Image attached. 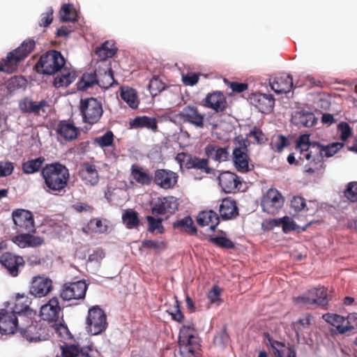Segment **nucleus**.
<instances>
[{
    "instance_id": "f257e3e1",
    "label": "nucleus",
    "mask_w": 357,
    "mask_h": 357,
    "mask_svg": "<svg viewBox=\"0 0 357 357\" xmlns=\"http://www.w3.org/2000/svg\"><path fill=\"white\" fill-rule=\"evenodd\" d=\"M41 176L44 180V189L46 192L59 195L65 192L70 173L64 165L56 162L46 165L41 170Z\"/></svg>"
},
{
    "instance_id": "f03ea898",
    "label": "nucleus",
    "mask_w": 357,
    "mask_h": 357,
    "mask_svg": "<svg viewBox=\"0 0 357 357\" xmlns=\"http://www.w3.org/2000/svg\"><path fill=\"white\" fill-rule=\"evenodd\" d=\"M195 324L183 325L179 331L178 344L181 357H195L201 344Z\"/></svg>"
},
{
    "instance_id": "7ed1b4c3",
    "label": "nucleus",
    "mask_w": 357,
    "mask_h": 357,
    "mask_svg": "<svg viewBox=\"0 0 357 357\" xmlns=\"http://www.w3.org/2000/svg\"><path fill=\"white\" fill-rule=\"evenodd\" d=\"M318 142H310L307 135H301L296 142V151L299 153L298 161L306 160L304 165L305 173L312 175L315 174L314 161L317 155Z\"/></svg>"
},
{
    "instance_id": "20e7f679",
    "label": "nucleus",
    "mask_w": 357,
    "mask_h": 357,
    "mask_svg": "<svg viewBox=\"0 0 357 357\" xmlns=\"http://www.w3.org/2000/svg\"><path fill=\"white\" fill-rule=\"evenodd\" d=\"M177 116L184 123L192 125L196 128L202 129L208 128V126H211L212 130L218 128V123L213 119V114H208L206 119L205 115L199 112L197 107L194 105L184 107Z\"/></svg>"
},
{
    "instance_id": "39448f33",
    "label": "nucleus",
    "mask_w": 357,
    "mask_h": 357,
    "mask_svg": "<svg viewBox=\"0 0 357 357\" xmlns=\"http://www.w3.org/2000/svg\"><path fill=\"white\" fill-rule=\"evenodd\" d=\"M65 63L66 60L60 52L49 50L40 56L35 68L38 73L52 75L60 72Z\"/></svg>"
},
{
    "instance_id": "423d86ee",
    "label": "nucleus",
    "mask_w": 357,
    "mask_h": 357,
    "mask_svg": "<svg viewBox=\"0 0 357 357\" xmlns=\"http://www.w3.org/2000/svg\"><path fill=\"white\" fill-rule=\"evenodd\" d=\"M29 317L28 321H22V324L18 330L23 337L29 342H38L49 339L50 337L49 328L46 324L41 321H31V324L25 326V323H29Z\"/></svg>"
},
{
    "instance_id": "0eeeda50",
    "label": "nucleus",
    "mask_w": 357,
    "mask_h": 357,
    "mask_svg": "<svg viewBox=\"0 0 357 357\" xmlns=\"http://www.w3.org/2000/svg\"><path fill=\"white\" fill-rule=\"evenodd\" d=\"M79 111L83 121L91 125L98 123L103 113L101 102L95 98L81 99Z\"/></svg>"
},
{
    "instance_id": "6e6552de",
    "label": "nucleus",
    "mask_w": 357,
    "mask_h": 357,
    "mask_svg": "<svg viewBox=\"0 0 357 357\" xmlns=\"http://www.w3.org/2000/svg\"><path fill=\"white\" fill-rule=\"evenodd\" d=\"M86 324L88 332L91 335H99L107 327V316L100 307L93 306L88 311Z\"/></svg>"
},
{
    "instance_id": "1a4fd4ad",
    "label": "nucleus",
    "mask_w": 357,
    "mask_h": 357,
    "mask_svg": "<svg viewBox=\"0 0 357 357\" xmlns=\"http://www.w3.org/2000/svg\"><path fill=\"white\" fill-rule=\"evenodd\" d=\"M88 284L84 280L64 283L60 289V297L65 301H82L85 298Z\"/></svg>"
},
{
    "instance_id": "9d476101",
    "label": "nucleus",
    "mask_w": 357,
    "mask_h": 357,
    "mask_svg": "<svg viewBox=\"0 0 357 357\" xmlns=\"http://www.w3.org/2000/svg\"><path fill=\"white\" fill-rule=\"evenodd\" d=\"M284 199L275 188H270L261 199V206L264 212L275 215L282 208Z\"/></svg>"
},
{
    "instance_id": "9b49d317",
    "label": "nucleus",
    "mask_w": 357,
    "mask_h": 357,
    "mask_svg": "<svg viewBox=\"0 0 357 357\" xmlns=\"http://www.w3.org/2000/svg\"><path fill=\"white\" fill-rule=\"evenodd\" d=\"M14 229L17 232H35L36 227L32 213L25 209H16L12 213Z\"/></svg>"
},
{
    "instance_id": "f8f14e48",
    "label": "nucleus",
    "mask_w": 357,
    "mask_h": 357,
    "mask_svg": "<svg viewBox=\"0 0 357 357\" xmlns=\"http://www.w3.org/2000/svg\"><path fill=\"white\" fill-rule=\"evenodd\" d=\"M247 140H243L239 147L233 150V162L236 169L241 173H247L253 169L254 165L250 164V159L248 154Z\"/></svg>"
},
{
    "instance_id": "ddd939ff",
    "label": "nucleus",
    "mask_w": 357,
    "mask_h": 357,
    "mask_svg": "<svg viewBox=\"0 0 357 357\" xmlns=\"http://www.w3.org/2000/svg\"><path fill=\"white\" fill-rule=\"evenodd\" d=\"M342 142H333L327 145H323L318 142L317 155L314 161L315 174L320 172L325 168L324 158H330L333 156L340 149L344 147Z\"/></svg>"
},
{
    "instance_id": "4468645a",
    "label": "nucleus",
    "mask_w": 357,
    "mask_h": 357,
    "mask_svg": "<svg viewBox=\"0 0 357 357\" xmlns=\"http://www.w3.org/2000/svg\"><path fill=\"white\" fill-rule=\"evenodd\" d=\"M176 160L180 164L181 167L185 166L186 169H195L206 174H211L212 172L208 167V160L206 158H199L181 152L176 155Z\"/></svg>"
},
{
    "instance_id": "2eb2a0df",
    "label": "nucleus",
    "mask_w": 357,
    "mask_h": 357,
    "mask_svg": "<svg viewBox=\"0 0 357 357\" xmlns=\"http://www.w3.org/2000/svg\"><path fill=\"white\" fill-rule=\"evenodd\" d=\"M52 289V280L45 275H38L32 278L29 292L36 298H42L49 294Z\"/></svg>"
},
{
    "instance_id": "dca6fc26",
    "label": "nucleus",
    "mask_w": 357,
    "mask_h": 357,
    "mask_svg": "<svg viewBox=\"0 0 357 357\" xmlns=\"http://www.w3.org/2000/svg\"><path fill=\"white\" fill-rule=\"evenodd\" d=\"M23 321L12 311L0 310V333L2 335L15 333L17 330H19Z\"/></svg>"
},
{
    "instance_id": "f3484780",
    "label": "nucleus",
    "mask_w": 357,
    "mask_h": 357,
    "mask_svg": "<svg viewBox=\"0 0 357 357\" xmlns=\"http://www.w3.org/2000/svg\"><path fill=\"white\" fill-rule=\"evenodd\" d=\"M59 298L53 296L40 307V316L44 321L50 323L56 322L63 314Z\"/></svg>"
},
{
    "instance_id": "a211bd4d",
    "label": "nucleus",
    "mask_w": 357,
    "mask_h": 357,
    "mask_svg": "<svg viewBox=\"0 0 357 357\" xmlns=\"http://www.w3.org/2000/svg\"><path fill=\"white\" fill-rule=\"evenodd\" d=\"M327 296V289L321 287L309 290L305 296H298L296 301L306 305L316 304L325 307L328 303Z\"/></svg>"
},
{
    "instance_id": "6ab92c4d",
    "label": "nucleus",
    "mask_w": 357,
    "mask_h": 357,
    "mask_svg": "<svg viewBox=\"0 0 357 357\" xmlns=\"http://www.w3.org/2000/svg\"><path fill=\"white\" fill-rule=\"evenodd\" d=\"M178 178V174L173 171L166 169H158L154 172L153 181L160 188L169 190L175 187Z\"/></svg>"
},
{
    "instance_id": "aec40b11",
    "label": "nucleus",
    "mask_w": 357,
    "mask_h": 357,
    "mask_svg": "<svg viewBox=\"0 0 357 357\" xmlns=\"http://www.w3.org/2000/svg\"><path fill=\"white\" fill-rule=\"evenodd\" d=\"M202 102L204 107L211 109L216 113H222L227 107L226 96L218 91L208 93Z\"/></svg>"
},
{
    "instance_id": "412c9836",
    "label": "nucleus",
    "mask_w": 357,
    "mask_h": 357,
    "mask_svg": "<svg viewBox=\"0 0 357 357\" xmlns=\"http://www.w3.org/2000/svg\"><path fill=\"white\" fill-rule=\"evenodd\" d=\"M219 185L225 193H235L242 185L240 178L231 172H223L218 176Z\"/></svg>"
},
{
    "instance_id": "4be33fe9",
    "label": "nucleus",
    "mask_w": 357,
    "mask_h": 357,
    "mask_svg": "<svg viewBox=\"0 0 357 357\" xmlns=\"http://www.w3.org/2000/svg\"><path fill=\"white\" fill-rule=\"evenodd\" d=\"M0 262L7 270L9 275L17 277L20 273V268L24 267L25 261L22 257L6 252L0 257Z\"/></svg>"
},
{
    "instance_id": "5701e85b",
    "label": "nucleus",
    "mask_w": 357,
    "mask_h": 357,
    "mask_svg": "<svg viewBox=\"0 0 357 357\" xmlns=\"http://www.w3.org/2000/svg\"><path fill=\"white\" fill-rule=\"evenodd\" d=\"M178 203L173 196L158 198L151 208L153 215L173 214L177 210Z\"/></svg>"
},
{
    "instance_id": "b1692460",
    "label": "nucleus",
    "mask_w": 357,
    "mask_h": 357,
    "mask_svg": "<svg viewBox=\"0 0 357 357\" xmlns=\"http://www.w3.org/2000/svg\"><path fill=\"white\" fill-rule=\"evenodd\" d=\"M10 241L20 248H36L44 243L42 237L31 234L32 232H17Z\"/></svg>"
},
{
    "instance_id": "393cba45",
    "label": "nucleus",
    "mask_w": 357,
    "mask_h": 357,
    "mask_svg": "<svg viewBox=\"0 0 357 357\" xmlns=\"http://www.w3.org/2000/svg\"><path fill=\"white\" fill-rule=\"evenodd\" d=\"M250 101L261 113L271 112L275 104V99L271 94L261 93H252L250 97Z\"/></svg>"
},
{
    "instance_id": "a878e982",
    "label": "nucleus",
    "mask_w": 357,
    "mask_h": 357,
    "mask_svg": "<svg viewBox=\"0 0 357 357\" xmlns=\"http://www.w3.org/2000/svg\"><path fill=\"white\" fill-rule=\"evenodd\" d=\"M18 107L23 113L33 114L38 116L40 115V111L43 113L46 112L45 108L49 107V104L45 100L36 102L31 98L24 97L19 101Z\"/></svg>"
},
{
    "instance_id": "bb28decb",
    "label": "nucleus",
    "mask_w": 357,
    "mask_h": 357,
    "mask_svg": "<svg viewBox=\"0 0 357 357\" xmlns=\"http://www.w3.org/2000/svg\"><path fill=\"white\" fill-rule=\"evenodd\" d=\"M270 84L276 93H287L293 88V78L291 75L282 73L280 76L275 77Z\"/></svg>"
},
{
    "instance_id": "cd10ccee",
    "label": "nucleus",
    "mask_w": 357,
    "mask_h": 357,
    "mask_svg": "<svg viewBox=\"0 0 357 357\" xmlns=\"http://www.w3.org/2000/svg\"><path fill=\"white\" fill-rule=\"evenodd\" d=\"M219 212L223 220H231L238 216V208L236 202L227 197L222 200L219 207Z\"/></svg>"
},
{
    "instance_id": "c85d7f7f",
    "label": "nucleus",
    "mask_w": 357,
    "mask_h": 357,
    "mask_svg": "<svg viewBox=\"0 0 357 357\" xmlns=\"http://www.w3.org/2000/svg\"><path fill=\"white\" fill-rule=\"evenodd\" d=\"M317 119L312 112L304 110L296 112L291 117V122L296 126L306 128L313 127Z\"/></svg>"
},
{
    "instance_id": "c756f323",
    "label": "nucleus",
    "mask_w": 357,
    "mask_h": 357,
    "mask_svg": "<svg viewBox=\"0 0 357 357\" xmlns=\"http://www.w3.org/2000/svg\"><path fill=\"white\" fill-rule=\"evenodd\" d=\"M199 225L209 226L211 231H215L220 222L218 215L213 211H204L199 213L197 218Z\"/></svg>"
},
{
    "instance_id": "7c9ffc66",
    "label": "nucleus",
    "mask_w": 357,
    "mask_h": 357,
    "mask_svg": "<svg viewBox=\"0 0 357 357\" xmlns=\"http://www.w3.org/2000/svg\"><path fill=\"white\" fill-rule=\"evenodd\" d=\"M56 131L57 134L65 140L73 141L77 137L78 129L73 123L66 121H61L59 123Z\"/></svg>"
},
{
    "instance_id": "2f4dec72",
    "label": "nucleus",
    "mask_w": 357,
    "mask_h": 357,
    "mask_svg": "<svg viewBox=\"0 0 357 357\" xmlns=\"http://www.w3.org/2000/svg\"><path fill=\"white\" fill-rule=\"evenodd\" d=\"M30 303L28 296L24 294H17L12 312L16 314L21 320L28 321V317L26 314L29 310Z\"/></svg>"
},
{
    "instance_id": "473e14b6",
    "label": "nucleus",
    "mask_w": 357,
    "mask_h": 357,
    "mask_svg": "<svg viewBox=\"0 0 357 357\" xmlns=\"http://www.w3.org/2000/svg\"><path fill=\"white\" fill-rule=\"evenodd\" d=\"M22 61V59L13 50L8 54L6 59L0 61V71L13 73Z\"/></svg>"
},
{
    "instance_id": "72a5a7b5",
    "label": "nucleus",
    "mask_w": 357,
    "mask_h": 357,
    "mask_svg": "<svg viewBox=\"0 0 357 357\" xmlns=\"http://www.w3.org/2000/svg\"><path fill=\"white\" fill-rule=\"evenodd\" d=\"M323 318L326 322L335 326L340 334H344L354 329L353 326L344 325V323L346 321V319L344 317L339 314L327 313L323 316Z\"/></svg>"
},
{
    "instance_id": "f704fd0d",
    "label": "nucleus",
    "mask_w": 357,
    "mask_h": 357,
    "mask_svg": "<svg viewBox=\"0 0 357 357\" xmlns=\"http://www.w3.org/2000/svg\"><path fill=\"white\" fill-rule=\"evenodd\" d=\"M132 128H147L155 132L158 129V122L155 117L147 116H136L130 122Z\"/></svg>"
},
{
    "instance_id": "c9c22d12",
    "label": "nucleus",
    "mask_w": 357,
    "mask_h": 357,
    "mask_svg": "<svg viewBox=\"0 0 357 357\" xmlns=\"http://www.w3.org/2000/svg\"><path fill=\"white\" fill-rule=\"evenodd\" d=\"M97 75L98 85L101 88L108 89L113 85L114 82V73L112 68L109 66L97 69Z\"/></svg>"
},
{
    "instance_id": "e433bc0d",
    "label": "nucleus",
    "mask_w": 357,
    "mask_h": 357,
    "mask_svg": "<svg viewBox=\"0 0 357 357\" xmlns=\"http://www.w3.org/2000/svg\"><path fill=\"white\" fill-rule=\"evenodd\" d=\"M83 180L86 181L91 185H96L99 181L98 171L94 165L84 163L80 172Z\"/></svg>"
},
{
    "instance_id": "4c0bfd02",
    "label": "nucleus",
    "mask_w": 357,
    "mask_h": 357,
    "mask_svg": "<svg viewBox=\"0 0 357 357\" xmlns=\"http://www.w3.org/2000/svg\"><path fill=\"white\" fill-rule=\"evenodd\" d=\"M173 228L180 232H185L190 235L197 234V228L190 216H186L174 222Z\"/></svg>"
},
{
    "instance_id": "58836bf2",
    "label": "nucleus",
    "mask_w": 357,
    "mask_h": 357,
    "mask_svg": "<svg viewBox=\"0 0 357 357\" xmlns=\"http://www.w3.org/2000/svg\"><path fill=\"white\" fill-rule=\"evenodd\" d=\"M117 51V47L113 41L107 40L95 50V54L101 60H106L114 56Z\"/></svg>"
},
{
    "instance_id": "ea45409f",
    "label": "nucleus",
    "mask_w": 357,
    "mask_h": 357,
    "mask_svg": "<svg viewBox=\"0 0 357 357\" xmlns=\"http://www.w3.org/2000/svg\"><path fill=\"white\" fill-rule=\"evenodd\" d=\"M130 170L131 175L137 183L143 185H149L151 183L152 176L137 165H132Z\"/></svg>"
},
{
    "instance_id": "a19ab883",
    "label": "nucleus",
    "mask_w": 357,
    "mask_h": 357,
    "mask_svg": "<svg viewBox=\"0 0 357 357\" xmlns=\"http://www.w3.org/2000/svg\"><path fill=\"white\" fill-rule=\"evenodd\" d=\"M98 77L97 69L95 72L85 73L82 75L80 80L77 82V89L79 91H86L95 84L98 85Z\"/></svg>"
},
{
    "instance_id": "79ce46f5",
    "label": "nucleus",
    "mask_w": 357,
    "mask_h": 357,
    "mask_svg": "<svg viewBox=\"0 0 357 357\" xmlns=\"http://www.w3.org/2000/svg\"><path fill=\"white\" fill-rule=\"evenodd\" d=\"M121 98L124 100L131 108L136 109L139 105V100L137 92L135 89L123 86L121 88Z\"/></svg>"
},
{
    "instance_id": "37998d69",
    "label": "nucleus",
    "mask_w": 357,
    "mask_h": 357,
    "mask_svg": "<svg viewBox=\"0 0 357 357\" xmlns=\"http://www.w3.org/2000/svg\"><path fill=\"white\" fill-rule=\"evenodd\" d=\"M122 221L126 228L129 229H136L140 225L138 213L130 208L124 211L122 215Z\"/></svg>"
},
{
    "instance_id": "c03bdc74",
    "label": "nucleus",
    "mask_w": 357,
    "mask_h": 357,
    "mask_svg": "<svg viewBox=\"0 0 357 357\" xmlns=\"http://www.w3.org/2000/svg\"><path fill=\"white\" fill-rule=\"evenodd\" d=\"M206 153L209 158L218 162L226 161L229 155L227 147L222 148L214 145L207 146Z\"/></svg>"
},
{
    "instance_id": "a18cd8bd",
    "label": "nucleus",
    "mask_w": 357,
    "mask_h": 357,
    "mask_svg": "<svg viewBox=\"0 0 357 357\" xmlns=\"http://www.w3.org/2000/svg\"><path fill=\"white\" fill-rule=\"evenodd\" d=\"M45 160L43 157H38L37 158L24 162L22 164V172L26 174H32L38 172L43 168L42 166Z\"/></svg>"
},
{
    "instance_id": "49530a36",
    "label": "nucleus",
    "mask_w": 357,
    "mask_h": 357,
    "mask_svg": "<svg viewBox=\"0 0 357 357\" xmlns=\"http://www.w3.org/2000/svg\"><path fill=\"white\" fill-rule=\"evenodd\" d=\"M290 206L295 213L304 211L307 214H312L314 212V211L311 210L310 206L307 204L305 199L301 196H294L291 200Z\"/></svg>"
},
{
    "instance_id": "de8ad7c7",
    "label": "nucleus",
    "mask_w": 357,
    "mask_h": 357,
    "mask_svg": "<svg viewBox=\"0 0 357 357\" xmlns=\"http://www.w3.org/2000/svg\"><path fill=\"white\" fill-rule=\"evenodd\" d=\"M36 46L35 40L33 39L25 40L20 47L15 49V53L24 60L33 50Z\"/></svg>"
},
{
    "instance_id": "09e8293b",
    "label": "nucleus",
    "mask_w": 357,
    "mask_h": 357,
    "mask_svg": "<svg viewBox=\"0 0 357 357\" xmlns=\"http://www.w3.org/2000/svg\"><path fill=\"white\" fill-rule=\"evenodd\" d=\"M229 335L227 332V326L224 325L222 328L215 334L213 343L219 347L224 348L229 343Z\"/></svg>"
},
{
    "instance_id": "8fccbe9b",
    "label": "nucleus",
    "mask_w": 357,
    "mask_h": 357,
    "mask_svg": "<svg viewBox=\"0 0 357 357\" xmlns=\"http://www.w3.org/2000/svg\"><path fill=\"white\" fill-rule=\"evenodd\" d=\"M75 73L66 72L65 73H62L61 76H57L54 78V85L57 88L68 86L75 80Z\"/></svg>"
},
{
    "instance_id": "3c124183",
    "label": "nucleus",
    "mask_w": 357,
    "mask_h": 357,
    "mask_svg": "<svg viewBox=\"0 0 357 357\" xmlns=\"http://www.w3.org/2000/svg\"><path fill=\"white\" fill-rule=\"evenodd\" d=\"M142 247L160 252L167 248V243L162 240H144L142 241Z\"/></svg>"
},
{
    "instance_id": "603ef678",
    "label": "nucleus",
    "mask_w": 357,
    "mask_h": 357,
    "mask_svg": "<svg viewBox=\"0 0 357 357\" xmlns=\"http://www.w3.org/2000/svg\"><path fill=\"white\" fill-rule=\"evenodd\" d=\"M311 324V319L310 315H307L304 318H301L298 321L292 324V328L296 332L297 337L302 335L303 331L309 328Z\"/></svg>"
},
{
    "instance_id": "864d4df0",
    "label": "nucleus",
    "mask_w": 357,
    "mask_h": 357,
    "mask_svg": "<svg viewBox=\"0 0 357 357\" xmlns=\"http://www.w3.org/2000/svg\"><path fill=\"white\" fill-rule=\"evenodd\" d=\"M114 138V135L112 131L108 130L103 135L96 137L94 143L102 148L108 147L113 145Z\"/></svg>"
},
{
    "instance_id": "5fc2aeb1",
    "label": "nucleus",
    "mask_w": 357,
    "mask_h": 357,
    "mask_svg": "<svg viewBox=\"0 0 357 357\" xmlns=\"http://www.w3.org/2000/svg\"><path fill=\"white\" fill-rule=\"evenodd\" d=\"M146 220L149 225L148 231L153 233L155 230L158 231L160 234H162L165 231V228L162 224V219L161 218H155L153 216L147 215Z\"/></svg>"
},
{
    "instance_id": "6e6d98bb",
    "label": "nucleus",
    "mask_w": 357,
    "mask_h": 357,
    "mask_svg": "<svg viewBox=\"0 0 357 357\" xmlns=\"http://www.w3.org/2000/svg\"><path fill=\"white\" fill-rule=\"evenodd\" d=\"M210 242L214 245L225 249H234L235 244L228 238L225 236L211 237Z\"/></svg>"
},
{
    "instance_id": "4d7b16f0",
    "label": "nucleus",
    "mask_w": 357,
    "mask_h": 357,
    "mask_svg": "<svg viewBox=\"0 0 357 357\" xmlns=\"http://www.w3.org/2000/svg\"><path fill=\"white\" fill-rule=\"evenodd\" d=\"M344 196L350 202L357 203V181H351L347 185Z\"/></svg>"
},
{
    "instance_id": "13d9d810",
    "label": "nucleus",
    "mask_w": 357,
    "mask_h": 357,
    "mask_svg": "<svg viewBox=\"0 0 357 357\" xmlns=\"http://www.w3.org/2000/svg\"><path fill=\"white\" fill-rule=\"evenodd\" d=\"M149 89L151 95L155 96L165 89V84L158 77H154L150 80Z\"/></svg>"
},
{
    "instance_id": "bf43d9fd",
    "label": "nucleus",
    "mask_w": 357,
    "mask_h": 357,
    "mask_svg": "<svg viewBox=\"0 0 357 357\" xmlns=\"http://www.w3.org/2000/svg\"><path fill=\"white\" fill-rule=\"evenodd\" d=\"M26 82V79L22 77L14 76L8 80L7 88L10 91H13L25 85Z\"/></svg>"
},
{
    "instance_id": "052dcab7",
    "label": "nucleus",
    "mask_w": 357,
    "mask_h": 357,
    "mask_svg": "<svg viewBox=\"0 0 357 357\" xmlns=\"http://www.w3.org/2000/svg\"><path fill=\"white\" fill-rule=\"evenodd\" d=\"M61 20L63 22L75 21V13L71 10L70 4H63L60 10Z\"/></svg>"
},
{
    "instance_id": "680f3d73",
    "label": "nucleus",
    "mask_w": 357,
    "mask_h": 357,
    "mask_svg": "<svg viewBox=\"0 0 357 357\" xmlns=\"http://www.w3.org/2000/svg\"><path fill=\"white\" fill-rule=\"evenodd\" d=\"M90 229L98 233H105L107 230V226L103 225L102 220L99 218H93L89 222Z\"/></svg>"
},
{
    "instance_id": "e2e57ef3",
    "label": "nucleus",
    "mask_w": 357,
    "mask_h": 357,
    "mask_svg": "<svg viewBox=\"0 0 357 357\" xmlns=\"http://www.w3.org/2000/svg\"><path fill=\"white\" fill-rule=\"evenodd\" d=\"M247 137L253 138L258 144L264 143L267 140L264 133L261 131V130L257 127H254L252 130H250Z\"/></svg>"
},
{
    "instance_id": "0e129e2a",
    "label": "nucleus",
    "mask_w": 357,
    "mask_h": 357,
    "mask_svg": "<svg viewBox=\"0 0 357 357\" xmlns=\"http://www.w3.org/2000/svg\"><path fill=\"white\" fill-rule=\"evenodd\" d=\"M289 145V142L284 136L280 135L277 137L276 141L271 144L272 149L280 153L282 151L284 147L287 146Z\"/></svg>"
},
{
    "instance_id": "69168bd1",
    "label": "nucleus",
    "mask_w": 357,
    "mask_h": 357,
    "mask_svg": "<svg viewBox=\"0 0 357 357\" xmlns=\"http://www.w3.org/2000/svg\"><path fill=\"white\" fill-rule=\"evenodd\" d=\"M14 170V165L10 161H0V177L10 176Z\"/></svg>"
},
{
    "instance_id": "338daca9",
    "label": "nucleus",
    "mask_w": 357,
    "mask_h": 357,
    "mask_svg": "<svg viewBox=\"0 0 357 357\" xmlns=\"http://www.w3.org/2000/svg\"><path fill=\"white\" fill-rule=\"evenodd\" d=\"M208 298L211 303L220 305L221 303L220 287L217 285L213 286L208 294Z\"/></svg>"
},
{
    "instance_id": "774afa93",
    "label": "nucleus",
    "mask_w": 357,
    "mask_h": 357,
    "mask_svg": "<svg viewBox=\"0 0 357 357\" xmlns=\"http://www.w3.org/2000/svg\"><path fill=\"white\" fill-rule=\"evenodd\" d=\"M199 75L195 73H188L186 75H182V81L185 86H194L199 81Z\"/></svg>"
}]
</instances>
